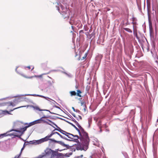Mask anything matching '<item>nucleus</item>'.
I'll return each instance as SVG.
<instances>
[{
    "label": "nucleus",
    "mask_w": 158,
    "mask_h": 158,
    "mask_svg": "<svg viewBox=\"0 0 158 158\" xmlns=\"http://www.w3.org/2000/svg\"><path fill=\"white\" fill-rule=\"evenodd\" d=\"M72 115H73L74 117H75V115L74 114H72Z\"/></svg>",
    "instance_id": "79ce46f5"
},
{
    "label": "nucleus",
    "mask_w": 158,
    "mask_h": 158,
    "mask_svg": "<svg viewBox=\"0 0 158 158\" xmlns=\"http://www.w3.org/2000/svg\"><path fill=\"white\" fill-rule=\"evenodd\" d=\"M101 124V122L100 121H99L98 122V125H100Z\"/></svg>",
    "instance_id": "4c0bfd02"
},
{
    "label": "nucleus",
    "mask_w": 158,
    "mask_h": 158,
    "mask_svg": "<svg viewBox=\"0 0 158 158\" xmlns=\"http://www.w3.org/2000/svg\"><path fill=\"white\" fill-rule=\"evenodd\" d=\"M72 154V153H65V154H64V156H66V157H69L70 155H71Z\"/></svg>",
    "instance_id": "4be33fe9"
},
{
    "label": "nucleus",
    "mask_w": 158,
    "mask_h": 158,
    "mask_svg": "<svg viewBox=\"0 0 158 158\" xmlns=\"http://www.w3.org/2000/svg\"><path fill=\"white\" fill-rule=\"evenodd\" d=\"M57 143L60 144L66 148H69V146L68 144H65L63 142L61 141H58Z\"/></svg>",
    "instance_id": "6e6552de"
},
{
    "label": "nucleus",
    "mask_w": 158,
    "mask_h": 158,
    "mask_svg": "<svg viewBox=\"0 0 158 158\" xmlns=\"http://www.w3.org/2000/svg\"><path fill=\"white\" fill-rule=\"evenodd\" d=\"M59 153V154H61V153Z\"/></svg>",
    "instance_id": "8fccbe9b"
},
{
    "label": "nucleus",
    "mask_w": 158,
    "mask_h": 158,
    "mask_svg": "<svg viewBox=\"0 0 158 158\" xmlns=\"http://www.w3.org/2000/svg\"><path fill=\"white\" fill-rule=\"evenodd\" d=\"M70 93L71 96H75L76 94V93L75 91H71L70 92Z\"/></svg>",
    "instance_id": "dca6fc26"
},
{
    "label": "nucleus",
    "mask_w": 158,
    "mask_h": 158,
    "mask_svg": "<svg viewBox=\"0 0 158 158\" xmlns=\"http://www.w3.org/2000/svg\"><path fill=\"white\" fill-rule=\"evenodd\" d=\"M34 68V67L32 68V69L31 70H32Z\"/></svg>",
    "instance_id": "de8ad7c7"
},
{
    "label": "nucleus",
    "mask_w": 158,
    "mask_h": 158,
    "mask_svg": "<svg viewBox=\"0 0 158 158\" xmlns=\"http://www.w3.org/2000/svg\"><path fill=\"white\" fill-rule=\"evenodd\" d=\"M20 122L19 121H16L15 122H14V126L15 127H16L17 126V125L19 124L20 123Z\"/></svg>",
    "instance_id": "412c9836"
},
{
    "label": "nucleus",
    "mask_w": 158,
    "mask_h": 158,
    "mask_svg": "<svg viewBox=\"0 0 158 158\" xmlns=\"http://www.w3.org/2000/svg\"><path fill=\"white\" fill-rule=\"evenodd\" d=\"M133 28L134 29V26H133ZM133 33L134 36H135L137 39H138V37L137 35V32L136 31H135L134 29L133 31Z\"/></svg>",
    "instance_id": "f3484780"
},
{
    "label": "nucleus",
    "mask_w": 158,
    "mask_h": 158,
    "mask_svg": "<svg viewBox=\"0 0 158 158\" xmlns=\"http://www.w3.org/2000/svg\"><path fill=\"white\" fill-rule=\"evenodd\" d=\"M84 110L85 111H86V106H85V105H84Z\"/></svg>",
    "instance_id": "f704fd0d"
},
{
    "label": "nucleus",
    "mask_w": 158,
    "mask_h": 158,
    "mask_svg": "<svg viewBox=\"0 0 158 158\" xmlns=\"http://www.w3.org/2000/svg\"><path fill=\"white\" fill-rule=\"evenodd\" d=\"M28 95L31 96H38L40 97L41 95H38V94H28Z\"/></svg>",
    "instance_id": "a878e982"
},
{
    "label": "nucleus",
    "mask_w": 158,
    "mask_h": 158,
    "mask_svg": "<svg viewBox=\"0 0 158 158\" xmlns=\"http://www.w3.org/2000/svg\"><path fill=\"white\" fill-rule=\"evenodd\" d=\"M34 122L35 124L41 123V122L40 121V119L34 121Z\"/></svg>",
    "instance_id": "6ab92c4d"
},
{
    "label": "nucleus",
    "mask_w": 158,
    "mask_h": 158,
    "mask_svg": "<svg viewBox=\"0 0 158 158\" xmlns=\"http://www.w3.org/2000/svg\"><path fill=\"white\" fill-rule=\"evenodd\" d=\"M72 108L73 110V111H75V112H78V113L80 112V111L79 110H75L74 109V107H72Z\"/></svg>",
    "instance_id": "cd10ccee"
},
{
    "label": "nucleus",
    "mask_w": 158,
    "mask_h": 158,
    "mask_svg": "<svg viewBox=\"0 0 158 158\" xmlns=\"http://www.w3.org/2000/svg\"><path fill=\"white\" fill-rule=\"evenodd\" d=\"M64 73L65 74H66L67 75H68V74L65 72H64Z\"/></svg>",
    "instance_id": "37998d69"
},
{
    "label": "nucleus",
    "mask_w": 158,
    "mask_h": 158,
    "mask_svg": "<svg viewBox=\"0 0 158 158\" xmlns=\"http://www.w3.org/2000/svg\"><path fill=\"white\" fill-rule=\"evenodd\" d=\"M78 117H79V118L81 120V119H82V118H81V116H80V115H79V116H78Z\"/></svg>",
    "instance_id": "c9c22d12"
},
{
    "label": "nucleus",
    "mask_w": 158,
    "mask_h": 158,
    "mask_svg": "<svg viewBox=\"0 0 158 158\" xmlns=\"http://www.w3.org/2000/svg\"><path fill=\"white\" fill-rule=\"evenodd\" d=\"M46 118V116L44 115L41 118H40V121L41 122V123H46L52 127H53V126H52V124H51L48 122L46 120L44 119V118Z\"/></svg>",
    "instance_id": "423d86ee"
},
{
    "label": "nucleus",
    "mask_w": 158,
    "mask_h": 158,
    "mask_svg": "<svg viewBox=\"0 0 158 158\" xmlns=\"http://www.w3.org/2000/svg\"><path fill=\"white\" fill-rule=\"evenodd\" d=\"M12 131H15L16 132H18L19 131L17 130H14L13 129L10 130L8 131H7L6 133H4L2 134H1L0 135V139L4 137H6L8 136H11V135H15L13 134H9L10 132H11Z\"/></svg>",
    "instance_id": "39448f33"
},
{
    "label": "nucleus",
    "mask_w": 158,
    "mask_h": 158,
    "mask_svg": "<svg viewBox=\"0 0 158 158\" xmlns=\"http://www.w3.org/2000/svg\"><path fill=\"white\" fill-rule=\"evenodd\" d=\"M4 112H6V113H7V114H9L8 112V111H6V110L5 111H4Z\"/></svg>",
    "instance_id": "ea45409f"
},
{
    "label": "nucleus",
    "mask_w": 158,
    "mask_h": 158,
    "mask_svg": "<svg viewBox=\"0 0 158 158\" xmlns=\"http://www.w3.org/2000/svg\"><path fill=\"white\" fill-rule=\"evenodd\" d=\"M55 134V132H52L50 135H48L49 138L51 137L53 135Z\"/></svg>",
    "instance_id": "c756f323"
},
{
    "label": "nucleus",
    "mask_w": 158,
    "mask_h": 158,
    "mask_svg": "<svg viewBox=\"0 0 158 158\" xmlns=\"http://www.w3.org/2000/svg\"><path fill=\"white\" fill-rule=\"evenodd\" d=\"M81 93V90H77V95L79 97H81V95L80 94Z\"/></svg>",
    "instance_id": "2eb2a0df"
},
{
    "label": "nucleus",
    "mask_w": 158,
    "mask_h": 158,
    "mask_svg": "<svg viewBox=\"0 0 158 158\" xmlns=\"http://www.w3.org/2000/svg\"><path fill=\"white\" fill-rule=\"evenodd\" d=\"M124 29L128 32H129L130 33L132 32V31L129 28H124Z\"/></svg>",
    "instance_id": "aec40b11"
},
{
    "label": "nucleus",
    "mask_w": 158,
    "mask_h": 158,
    "mask_svg": "<svg viewBox=\"0 0 158 158\" xmlns=\"http://www.w3.org/2000/svg\"><path fill=\"white\" fill-rule=\"evenodd\" d=\"M80 138H79L80 139V142L78 140V141L77 142H76L78 144V145H77L76 147V149L77 150H82L83 149V148L82 147V146H86L87 147V145L89 144V141L87 142V143H86L85 142H83V141H82V140L81 139V136H80Z\"/></svg>",
    "instance_id": "20e7f679"
},
{
    "label": "nucleus",
    "mask_w": 158,
    "mask_h": 158,
    "mask_svg": "<svg viewBox=\"0 0 158 158\" xmlns=\"http://www.w3.org/2000/svg\"><path fill=\"white\" fill-rule=\"evenodd\" d=\"M35 142H34V143H35L36 144H39L44 142L43 138L37 140H35Z\"/></svg>",
    "instance_id": "f8f14e48"
},
{
    "label": "nucleus",
    "mask_w": 158,
    "mask_h": 158,
    "mask_svg": "<svg viewBox=\"0 0 158 158\" xmlns=\"http://www.w3.org/2000/svg\"><path fill=\"white\" fill-rule=\"evenodd\" d=\"M75 119H74V120H73V121L74 122H75Z\"/></svg>",
    "instance_id": "49530a36"
},
{
    "label": "nucleus",
    "mask_w": 158,
    "mask_h": 158,
    "mask_svg": "<svg viewBox=\"0 0 158 158\" xmlns=\"http://www.w3.org/2000/svg\"><path fill=\"white\" fill-rule=\"evenodd\" d=\"M46 120L48 122L51 124H52V125L53 126V125H54L56 127H58L54 123L52 122L49 119H47Z\"/></svg>",
    "instance_id": "ddd939ff"
},
{
    "label": "nucleus",
    "mask_w": 158,
    "mask_h": 158,
    "mask_svg": "<svg viewBox=\"0 0 158 158\" xmlns=\"http://www.w3.org/2000/svg\"><path fill=\"white\" fill-rule=\"evenodd\" d=\"M75 120V124H77V123H78V122H77Z\"/></svg>",
    "instance_id": "a19ab883"
},
{
    "label": "nucleus",
    "mask_w": 158,
    "mask_h": 158,
    "mask_svg": "<svg viewBox=\"0 0 158 158\" xmlns=\"http://www.w3.org/2000/svg\"><path fill=\"white\" fill-rule=\"evenodd\" d=\"M8 103L10 104V105H9V106H14L15 105V104L12 102H9Z\"/></svg>",
    "instance_id": "b1692460"
},
{
    "label": "nucleus",
    "mask_w": 158,
    "mask_h": 158,
    "mask_svg": "<svg viewBox=\"0 0 158 158\" xmlns=\"http://www.w3.org/2000/svg\"><path fill=\"white\" fill-rule=\"evenodd\" d=\"M41 113L43 115V116L44 115L43 112H41Z\"/></svg>",
    "instance_id": "c03bdc74"
},
{
    "label": "nucleus",
    "mask_w": 158,
    "mask_h": 158,
    "mask_svg": "<svg viewBox=\"0 0 158 158\" xmlns=\"http://www.w3.org/2000/svg\"><path fill=\"white\" fill-rule=\"evenodd\" d=\"M83 156V155H81L80 156H78L77 157V158H82Z\"/></svg>",
    "instance_id": "72a5a7b5"
},
{
    "label": "nucleus",
    "mask_w": 158,
    "mask_h": 158,
    "mask_svg": "<svg viewBox=\"0 0 158 158\" xmlns=\"http://www.w3.org/2000/svg\"><path fill=\"white\" fill-rule=\"evenodd\" d=\"M58 10H60V12L62 15L64 16L63 17L64 18H65L67 17H69V11L66 7L61 5L60 9L58 8Z\"/></svg>",
    "instance_id": "7ed1b4c3"
},
{
    "label": "nucleus",
    "mask_w": 158,
    "mask_h": 158,
    "mask_svg": "<svg viewBox=\"0 0 158 158\" xmlns=\"http://www.w3.org/2000/svg\"><path fill=\"white\" fill-rule=\"evenodd\" d=\"M58 70H52V71H55V72H56V71H57Z\"/></svg>",
    "instance_id": "e433bc0d"
},
{
    "label": "nucleus",
    "mask_w": 158,
    "mask_h": 158,
    "mask_svg": "<svg viewBox=\"0 0 158 158\" xmlns=\"http://www.w3.org/2000/svg\"><path fill=\"white\" fill-rule=\"evenodd\" d=\"M50 140H51L52 142H53L55 143H57L58 141L52 139H50Z\"/></svg>",
    "instance_id": "c85d7f7f"
},
{
    "label": "nucleus",
    "mask_w": 158,
    "mask_h": 158,
    "mask_svg": "<svg viewBox=\"0 0 158 158\" xmlns=\"http://www.w3.org/2000/svg\"><path fill=\"white\" fill-rule=\"evenodd\" d=\"M55 134H57L58 135H59L61 138L64 139L65 140H68V138L66 137H65L64 136H63L62 135H60L59 133L58 132H55Z\"/></svg>",
    "instance_id": "9d476101"
},
{
    "label": "nucleus",
    "mask_w": 158,
    "mask_h": 158,
    "mask_svg": "<svg viewBox=\"0 0 158 158\" xmlns=\"http://www.w3.org/2000/svg\"><path fill=\"white\" fill-rule=\"evenodd\" d=\"M34 122V121L32 122H31L29 123L28 124V126H27L28 127H30L31 126H32L34 125H35Z\"/></svg>",
    "instance_id": "5701e85b"
},
{
    "label": "nucleus",
    "mask_w": 158,
    "mask_h": 158,
    "mask_svg": "<svg viewBox=\"0 0 158 158\" xmlns=\"http://www.w3.org/2000/svg\"><path fill=\"white\" fill-rule=\"evenodd\" d=\"M23 106H21V107H17V108H14V109L13 110H10V111H13V110H15V109H17L18 108H20V107H23Z\"/></svg>",
    "instance_id": "473e14b6"
},
{
    "label": "nucleus",
    "mask_w": 158,
    "mask_h": 158,
    "mask_svg": "<svg viewBox=\"0 0 158 158\" xmlns=\"http://www.w3.org/2000/svg\"><path fill=\"white\" fill-rule=\"evenodd\" d=\"M29 69H31V67L30 66H28L27 67Z\"/></svg>",
    "instance_id": "58836bf2"
},
{
    "label": "nucleus",
    "mask_w": 158,
    "mask_h": 158,
    "mask_svg": "<svg viewBox=\"0 0 158 158\" xmlns=\"http://www.w3.org/2000/svg\"><path fill=\"white\" fill-rule=\"evenodd\" d=\"M24 148V147L23 146L21 149V152H20V154H19L18 156H16L14 158H19V157L20 156L22 152V151L23 150Z\"/></svg>",
    "instance_id": "4468645a"
},
{
    "label": "nucleus",
    "mask_w": 158,
    "mask_h": 158,
    "mask_svg": "<svg viewBox=\"0 0 158 158\" xmlns=\"http://www.w3.org/2000/svg\"><path fill=\"white\" fill-rule=\"evenodd\" d=\"M76 88L77 89L78 88V87L77 86H76Z\"/></svg>",
    "instance_id": "a18cd8bd"
},
{
    "label": "nucleus",
    "mask_w": 158,
    "mask_h": 158,
    "mask_svg": "<svg viewBox=\"0 0 158 158\" xmlns=\"http://www.w3.org/2000/svg\"><path fill=\"white\" fill-rule=\"evenodd\" d=\"M28 124L27 123H26L25 124Z\"/></svg>",
    "instance_id": "09e8293b"
},
{
    "label": "nucleus",
    "mask_w": 158,
    "mask_h": 158,
    "mask_svg": "<svg viewBox=\"0 0 158 158\" xmlns=\"http://www.w3.org/2000/svg\"><path fill=\"white\" fill-rule=\"evenodd\" d=\"M81 106H83V107H84V105H85V102H82L81 103Z\"/></svg>",
    "instance_id": "7c9ffc66"
},
{
    "label": "nucleus",
    "mask_w": 158,
    "mask_h": 158,
    "mask_svg": "<svg viewBox=\"0 0 158 158\" xmlns=\"http://www.w3.org/2000/svg\"><path fill=\"white\" fill-rule=\"evenodd\" d=\"M76 125L79 128L81 133H82V136L81 137V139L82 140L83 142H84L86 143H87L89 141V137L87 133L85 131L84 129L78 123H77Z\"/></svg>",
    "instance_id": "f03ea898"
},
{
    "label": "nucleus",
    "mask_w": 158,
    "mask_h": 158,
    "mask_svg": "<svg viewBox=\"0 0 158 158\" xmlns=\"http://www.w3.org/2000/svg\"><path fill=\"white\" fill-rule=\"evenodd\" d=\"M87 56V54L86 53L85 54V55H84V56L83 57H82V59H85V58H86V56Z\"/></svg>",
    "instance_id": "2f4dec72"
},
{
    "label": "nucleus",
    "mask_w": 158,
    "mask_h": 158,
    "mask_svg": "<svg viewBox=\"0 0 158 158\" xmlns=\"http://www.w3.org/2000/svg\"><path fill=\"white\" fill-rule=\"evenodd\" d=\"M58 129H56L55 130H57L59 131L63 134L64 135L67 136L69 139H68V140H66L69 141H73L74 142H77L78 141L79 137L77 135H73V134L66 132L61 129L60 127H58Z\"/></svg>",
    "instance_id": "f257e3e1"
},
{
    "label": "nucleus",
    "mask_w": 158,
    "mask_h": 158,
    "mask_svg": "<svg viewBox=\"0 0 158 158\" xmlns=\"http://www.w3.org/2000/svg\"><path fill=\"white\" fill-rule=\"evenodd\" d=\"M28 128V127L27 126H26L25 127L23 128L22 129V130H23V131L24 132L26 130L27 128Z\"/></svg>",
    "instance_id": "bb28decb"
},
{
    "label": "nucleus",
    "mask_w": 158,
    "mask_h": 158,
    "mask_svg": "<svg viewBox=\"0 0 158 158\" xmlns=\"http://www.w3.org/2000/svg\"><path fill=\"white\" fill-rule=\"evenodd\" d=\"M33 108H34V110H39V111H43V110H44V111H45H45H49L50 113H51L50 111L49 110H41L38 106H33Z\"/></svg>",
    "instance_id": "1a4fd4ad"
},
{
    "label": "nucleus",
    "mask_w": 158,
    "mask_h": 158,
    "mask_svg": "<svg viewBox=\"0 0 158 158\" xmlns=\"http://www.w3.org/2000/svg\"><path fill=\"white\" fill-rule=\"evenodd\" d=\"M68 123H69V124H71L72 126H73L75 129L78 132L79 135L80 136H82V133H81V132H80V130L75 125L73 124V123L69 122H67Z\"/></svg>",
    "instance_id": "0eeeda50"
},
{
    "label": "nucleus",
    "mask_w": 158,
    "mask_h": 158,
    "mask_svg": "<svg viewBox=\"0 0 158 158\" xmlns=\"http://www.w3.org/2000/svg\"><path fill=\"white\" fill-rule=\"evenodd\" d=\"M40 97L43 98H44L45 99H46V100H48V99H49L52 100V99H51V98H48V97H45V96H44L41 95V96H40Z\"/></svg>",
    "instance_id": "393cba45"
},
{
    "label": "nucleus",
    "mask_w": 158,
    "mask_h": 158,
    "mask_svg": "<svg viewBox=\"0 0 158 158\" xmlns=\"http://www.w3.org/2000/svg\"><path fill=\"white\" fill-rule=\"evenodd\" d=\"M49 138H49V137H48V136H46L45 137H44V138H43V140L44 142L45 141H47L49 140H50V139H49Z\"/></svg>",
    "instance_id": "a211bd4d"
},
{
    "label": "nucleus",
    "mask_w": 158,
    "mask_h": 158,
    "mask_svg": "<svg viewBox=\"0 0 158 158\" xmlns=\"http://www.w3.org/2000/svg\"><path fill=\"white\" fill-rule=\"evenodd\" d=\"M104 40L103 37H100L99 38L98 40V42H99L100 44H102V43H103L104 42Z\"/></svg>",
    "instance_id": "9b49d317"
}]
</instances>
